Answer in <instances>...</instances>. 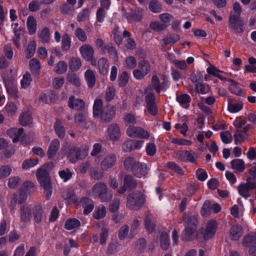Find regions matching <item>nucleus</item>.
I'll list each match as a JSON object with an SVG mask.
<instances>
[{
  "label": "nucleus",
  "instance_id": "f3484780",
  "mask_svg": "<svg viewBox=\"0 0 256 256\" xmlns=\"http://www.w3.org/2000/svg\"><path fill=\"white\" fill-rule=\"evenodd\" d=\"M196 228L194 226H185V228L182 232L181 238L186 241L192 240L194 237Z\"/></svg>",
  "mask_w": 256,
  "mask_h": 256
},
{
  "label": "nucleus",
  "instance_id": "2f4dec72",
  "mask_svg": "<svg viewBox=\"0 0 256 256\" xmlns=\"http://www.w3.org/2000/svg\"><path fill=\"white\" fill-rule=\"evenodd\" d=\"M29 66L32 74L34 75L38 76L40 74V62L36 58H32L30 60Z\"/></svg>",
  "mask_w": 256,
  "mask_h": 256
},
{
  "label": "nucleus",
  "instance_id": "2eb2a0df",
  "mask_svg": "<svg viewBox=\"0 0 256 256\" xmlns=\"http://www.w3.org/2000/svg\"><path fill=\"white\" fill-rule=\"evenodd\" d=\"M107 132L110 138L112 140H118L120 136V130L116 124L112 123L110 124Z\"/></svg>",
  "mask_w": 256,
  "mask_h": 256
},
{
  "label": "nucleus",
  "instance_id": "dca6fc26",
  "mask_svg": "<svg viewBox=\"0 0 256 256\" xmlns=\"http://www.w3.org/2000/svg\"><path fill=\"white\" fill-rule=\"evenodd\" d=\"M152 87L160 94L161 90H166L168 86V82L164 80L160 83L159 78L156 76H153L152 78Z\"/></svg>",
  "mask_w": 256,
  "mask_h": 256
},
{
  "label": "nucleus",
  "instance_id": "6e6552de",
  "mask_svg": "<svg viewBox=\"0 0 256 256\" xmlns=\"http://www.w3.org/2000/svg\"><path fill=\"white\" fill-rule=\"evenodd\" d=\"M115 115L116 108L114 106L108 105L104 108V110L98 118H100L102 122H108L114 118Z\"/></svg>",
  "mask_w": 256,
  "mask_h": 256
},
{
  "label": "nucleus",
  "instance_id": "37998d69",
  "mask_svg": "<svg viewBox=\"0 0 256 256\" xmlns=\"http://www.w3.org/2000/svg\"><path fill=\"white\" fill-rule=\"evenodd\" d=\"M98 64L100 74H104L107 72L108 63L106 58H102L99 59L98 62Z\"/></svg>",
  "mask_w": 256,
  "mask_h": 256
},
{
  "label": "nucleus",
  "instance_id": "4be33fe9",
  "mask_svg": "<svg viewBox=\"0 0 256 256\" xmlns=\"http://www.w3.org/2000/svg\"><path fill=\"white\" fill-rule=\"evenodd\" d=\"M26 26L29 34L33 35L36 32L37 30V22L34 16H29L28 18Z\"/></svg>",
  "mask_w": 256,
  "mask_h": 256
},
{
  "label": "nucleus",
  "instance_id": "5701e85b",
  "mask_svg": "<svg viewBox=\"0 0 256 256\" xmlns=\"http://www.w3.org/2000/svg\"><path fill=\"white\" fill-rule=\"evenodd\" d=\"M128 190H132L136 187L137 182L135 178L130 174L126 175L124 178V184Z\"/></svg>",
  "mask_w": 256,
  "mask_h": 256
},
{
  "label": "nucleus",
  "instance_id": "a211bd4d",
  "mask_svg": "<svg viewBox=\"0 0 256 256\" xmlns=\"http://www.w3.org/2000/svg\"><path fill=\"white\" fill-rule=\"evenodd\" d=\"M68 156L70 160L72 162H75L82 158L81 151L76 146H73L69 148Z\"/></svg>",
  "mask_w": 256,
  "mask_h": 256
},
{
  "label": "nucleus",
  "instance_id": "ea45409f",
  "mask_svg": "<svg viewBox=\"0 0 256 256\" xmlns=\"http://www.w3.org/2000/svg\"><path fill=\"white\" fill-rule=\"evenodd\" d=\"M230 164L232 168L242 172L245 170L244 162L241 159H235L231 161Z\"/></svg>",
  "mask_w": 256,
  "mask_h": 256
},
{
  "label": "nucleus",
  "instance_id": "bf43d9fd",
  "mask_svg": "<svg viewBox=\"0 0 256 256\" xmlns=\"http://www.w3.org/2000/svg\"><path fill=\"white\" fill-rule=\"evenodd\" d=\"M106 214V209L105 206L102 205L100 206L95 212L93 214V216L96 220L103 218Z\"/></svg>",
  "mask_w": 256,
  "mask_h": 256
},
{
  "label": "nucleus",
  "instance_id": "774afa93",
  "mask_svg": "<svg viewBox=\"0 0 256 256\" xmlns=\"http://www.w3.org/2000/svg\"><path fill=\"white\" fill-rule=\"evenodd\" d=\"M60 176L64 180V182H66L70 180L72 175V173L68 168L59 171L58 172Z\"/></svg>",
  "mask_w": 256,
  "mask_h": 256
},
{
  "label": "nucleus",
  "instance_id": "1a4fd4ad",
  "mask_svg": "<svg viewBox=\"0 0 256 256\" xmlns=\"http://www.w3.org/2000/svg\"><path fill=\"white\" fill-rule=\"evenodd\" d=\"M228 25L235 34H241L244 32V24L242 18H228Z\"/></svg>",
  "mask_w": 256,
  "mask_h": 256
},
{
  "label": "nucleus",
  "instance_id": "6ab92c4d",
  "mask_svg": "<svg viewBox=\"0 0 256 256\" xmlns=\"http://www.w3.org/2000/svg\"><path fill=\"white\" fill-rule=\"evenodd\" d=\"M38 36L42 44H48L50 42V30L48 27H44L40 30Z\"/></svg>",
  "mask_w": 256,
  "mask_h": 256
},
{
  "label": "nucleus",
  "instance_id": "864d4df0",
  "mask_svg": "<svg viewBox=\"0 0 256 256\" xmlns=\"http://www.w3.org/2000/svg\"><path fill=\"white\" fill-rule=\"evenodd\" d=\"M184 220L186 222L185 226H194L195 228H197L198 220L196 216H186L184 218Z\"/></svg>",
  "mask_w": 256,
  "mask_h": 256
},
{
  "label": "nucleus",
  "instance_id": "49530a36",
  "mask_svg": "<svg viewBox=\"0 0 256 256\" xmlns=\"http://www.w3.org/2000/svg\"><path fill=\"white\" fill-rule=\"evenodd\" d=\"M180 36L179 35L175 34H170V36H167L162 40L165 45H174L176 42L179 40Z\"/></svg>",
  "mask_w": 256,
  "mask_h": 256
},
{
  "label": "nucleus",
  "instance_id": "412c9836",
  "mask_svg": "<svg viewBox=\"0 0 256 256\" xmlns=\"http://www.w3.org/2000/svg\"><path fill=\"white\" fill-rule=\"evenodd\" d=\"M243 230L242 227L240 225L232 226L230 229V234L231 239L236 240L242 235Z\"/></svg>",
  "mask_w": 256,
  "mask_h": 256
},
{
  "label": "nucleus",
  "instance_id": "c85d7f7f",
  "mask_svg": "<svg viewBox=\"0 0 256 256\" xmlns=\"http://www.w3.org/2000/svg\"><path fill=\"white\" fill-rule=\"evenodd\" d=\"M84 77L88 86L93 88L96 84V76L94 72L91 70H88L84 74Z\"/></svg>",
  "mask_w": 256,
  "mask_h": 256
},
{
  "label": "nucleus",
  "instance_id": "39448f33",
  "mask_svg": "<svg viewBox=\"0 0 256 256\" xmlns=\"http://www.w3.org/2000/svg\"><path fill=\"white\" fill-rule=\"evenodd\" d=\"M176 156L182 162L196 164L198 154L192 150H179L176 153Z\"/></svg>",
  "mask_w": 256,
  "mask_h": 256
},
{
  "label": "nucleus",
  "instance_id": "8fccbe9b",
  "mask_svg": "<svg viewBox=\"0 0 256 256\" xmlns=\"http://www.w3.org/2000/svg\"><path fill=\"white\" fill-rule=\"evenodd\" d=\"M234 136V143L236 144L238 142L244 140L248 136L246 133L242 130H237Z\"/></svg>",
  "mask_w": 256,
  "mask_h": 256
},
{
  "label": "nucleus",
  "instance_id": "4d7b16f0",
  "mask_svg": "<svg viewBox=\"0 0 256 256\" xmlns=\"http://www.w3.org/2000/svg\"><path fill=\"white\" fill-rule=\"evenodd\" d=\"M90 12L89 9H84L77 16L76 20L78 22H82L88 19Z\"/></svg>",
  "mask_w": 256,
  "mask_h": 256
},
{
  "label": "nucleus",
  "instance_id": "3c124183",
  "mask_svg": "<svg viewBox=\"0 0 256 256\" xmlns=\"http://www.w3.org/2000/svg\"><path fill=\"white\" fill-rule=\"evenodd\" d=\"M138 68L148 74L150 72V64L144 60H142L138 63Z\"/></svg>",
  "mask_w": 256,
  "mask_h": 256
},
{
  "label": "nucleus",
  "instance_id": "b1692460",
  "mask_svg": "<svg viewBox=\"0 0 256 256\" xmlns=\"http://www.w3.org/2000/svg\"><path fill=\"white\" fill-rule=\"evenodd\" d=\"M80 202L84 208V213L86 214H90L94 209V205L92 201L87 198H82Z\"/></svg>",
  "mask_w": 256,
  "mask_h": 256
},
{
  "label": "nucleus",
  "instance_id": "f8f14e48",
  "mask_svg": "<svg viewBox=\"0 0 256 256\" xmlns=\"http://www.w3.org/2000/svg\"><path fill=\"white\" fill-rule=\"evenodd\" d=\"M32 218L31 208L28 205H24L20 208V220L23 224H28Z\"/></svg>",
  "mask_w": 256,
  "mask_h": 256
},
{
  "label": "nucleus",
  "instance_id": "7c9ffc66",
  "mask_svg": "<svg viewBox=\"0 0 256 256\" xmlns=\"http://www.w3.org/2000/svg\"><path fill=\"white\" fill-rule=\"evenodd\" d=\"M145 93L146 94L145 100L146 104L156 103V97L153 92V88L151 86H148L146 88Z\"/></svg>",
  "mask_w": 256,
  "mask_h": 256
},
{
  "label": "nucleus",
  "instance_id": "680f3d73",
  "mask_svg": "<svg viewBox=\"0 0 256 256\" xmlns=\"http://www.w3.org/2000/svg\"><path fill=\"white\" fill-rule=\"evenodd\" d=\"M20 182V178L18 176L11 177L9 178L8 185L10 188L17 187Z\"/></svg>",
  "mask_w": 256,
  "mask_h": 256
},
{
  "label": "nucleus",
  "instance_id": "f03ea898",
  "mask_svg": "<svg viewBox=\"0 0 256 256\" xmlns=\"http://www.w3.org/2000/svg\"><path fill=\"white\" fill-rule=\"evenodd\" d=\"M36 175L40 184L44 190V193L47 199H49L52 195V188L48 172L46 170L40 168L38 170Z\"/></svg>",
  "mask_w": 256,
  "mask_h": 256
},
{
  "label": "nucleus",
  "instance_id": "09e8293b",
  "mask_svg": "<svg viewBox=\"0 0 256 256\" xmlns=\"http://www.w3.org/2000/svg\"><path fill=\"white\" fill-rule=\"evenodd\" d=\"M228 108L231 112H237L242 109V102H230L228 103Z\"/></svg>",
  "mask_w": 256,
  "mask_h": 256
},
{
  "label": "nucleus",
  "instance_id": "c9c22d12",
  "mask_svg": "<svg viewBox=\"0 0 256 256\" xmlns=\"http://www.w3.org/2000/svg\"><path fill=\"white\" fill-rule=\"evenodd\" d=\"M81 60L80 58L72 57L70 59L68 66L70 68L72 71H76L79 70L81 67Z\"/></svg>",
  "mask_w": 256,
  "mask_h": 256
},
{
  "label": "nucleus",
  "instance_id": "9b49d317",
  "mask_svg": "<svg viewBox=\"0 0 256 256\" xmlns=\"http://www.w3.org/2000/svg\"><path fill=\"white\" fill-rule=\"evenodd\" d=\"M68 106L76 110H82L84 108L85 103L83 100L76 98L74 96H71L68 102Z\"/></svg>",
  "mask_w": 256,
  "mask_h": 256
},
{
  "label": "nucleus",
  "instance_id": "a18cd8bd",
  "mask_svg": "<svg viewBox=\"0 0 256 256\" xmlns=\"http://www.w3.org/2000/svg\"><path fill=\"white\" fill-rule=\"evenodd\" d=\"M160 244L162 248L166 250L170 245L168 235L166 232H162L160 236Z\"/></svg>",
  "mask_w": 256,
  "mask_h": 256
},
{
  "label": "nucleus",
  "instance_id": "e2e57ef3",
  "mask_svg": "<svg viewBox=\"0 0 256 256\" xmlns=\"http://www.w3.org/2000/svg\"><path fill=\"white\" fill-rule=\"evenodd\" d=\"M166 166L168 168L172 170L180 176H182L184 174V172L182 168L174 162H168L167 163Z\"/></svg>",
  "mask_w": 256,
  "mask_h": 256
},
{
  "label": "nucleus",
  "instance_id": "7ed1b4c3",
  "mask_svg": "<svg viewBox=\"0 0 256 256\" xmlns=\"http://www.w3.org/2000/svg\"><path fill=\"white\" fill-rule=\"evenodd\" d=\"M145 196L141 192L130 194L126 198V206L130 210H138L145 202Z\"/></svg>",
  "mask_w": 256,
  "mask_h": 256
},
{
  "label": "nucleus",
  "instance_id": "a19ab883",
  "mask_svg": "<svg viewBox=\"0 0 256 256\" xmlns=\"http://www.w3.org/2000/svg\"><path fill=\"white\" fill-rule=\"evenodd\" d=\"M148 8L151 12L154 13H159L162 10V5L158 0H150Z\"/></svg>",
  "mask_w": 256,
  "mask_h": 256
},
{
  "label": "nucleus",
  "instance_id": "a878e982",
  "mask_svg": "<svg viewBox=\"0 0 256 256\" xmlns=\"http://www.w3.org/2000/svg\"><path fill=\"white\" fill-rule=\"evenodd\" d=\"M93 116L98 118L104 110L102 101L101 99H96L93 105Z\"/></svg>",
  "mask_w": 256,
  "mask_h": 256
},
{
  "label": "nucleus",
  "instance_id": "72a5a7b5",
  "mask_svg": "<svg viewBox=\"0 0 256 256\" xmlns=\"http://www.w3.org/2000/svg\"><path fill=\"white\" fill-rule=\"evenodd\" d=\"M55 132L60 138H63L65 136V129L61 121L56 119L54 125Z\"/></svg>",
  "mask_w": 256,
  "mask_h": 256
},
{
  "label": "nucleus",
  "instance_id": "f704fd0d",
  "mask_svg": "<svg viewBox=\"0 0 256 256\" xmlns=\"http://www.w3.org/2000/svg\"><path fill=\"white\" fill-rule=\"evenodd\" d=\"M20 123L22 126L29 125L32 122V118L29 112H24L22 114L19 118Z\"/></svg>",
  "mask_w": 256,
  "mask_h": 256
},
{
  "label": "nucleus",
  "instance_id": "79ce46f5",
  "mask_svg": "<svg viewBox=\"0 0 256 256\" xmlns=\"http://www.w3.org/2000/svg\"><path fill=\"white\" fill-rule=\"evenodd\" d=\"M80 224L79 220L76 218H68L65 222V228L68 230H71L76 228Z\"/></svg>",
  "mask_w": 256,
  "mask_h": 256
},
{
  "label": "nucleus",
  "instance_id": "de8ad7c7",
  "mask_svg": "<svg viewBox=\"0 0 256 256\" xmlns=\"http://www.w3.org/2000/svg\"><path fill=\"white\" fill-rule=\"evenodd\" d=\"M210 87L205 84H196L195 86V90L196 93L204 94L210 91Z\"/></svg>",
  "mask_w": 256,
  "mask_h": 256
},
{
  "label": "nucleus",
  "instance_id": "0eeeda50",
  "mask_svg": "<svg viewBox=\"0 0 256 256\" xmlns=\"http://www.w3.org/2000/svg\"><path fill=\"white\" fill-rule=\"evenodd\" d=\"M116 156L113 153L106 155L102 160L100 166L102 172H106L114 167L116 164Z\"/></svg>",
  "mask_w": 256,
  "mask_h": 256
},
{
  "label": "nucleus",
  "instance_id": "aec40b11",
  "mask_svg": "<svg viewBox=\"0 0 256 256\" xmlns=\"http://www.w3.org/2000/svg\"><path fill=\"white\" fill-rule=\"evenodd\" d=\"M60 148V142L58 139L53 140L48 148L47 156L49 159L54 157Z\"/></svg>",
  "mask_w": 256,
  "mask_h": 256
},
{
  "label": "nucleus",
  "instance_id": "ddd939ff",
  "mask_svg": "<svg viewBox=\"0 0 256 256\" xmlns=\"http://www.w3.org/2000/svg\"><path fill=\"white\" fill-rule=\"evenodd\" d=\"M8 134L12 138L14 142L24 140L25 137L24 128H12L8 130Z\"/></svg>",
  "mask_w": 256,
  "mask_h": 256
},
{
  "label": "nucleus",
  "instance_id": "bb28decb",
  "mask_svg": "<svg viewBox=\"0 0 256 256\" xmlns=\"http://www.w3.org/2000/svg\"><path fill=\"white\" fill-rule=\"evenodd\" d=\"M34 219L36 222L40 223L43 216V209L40 204L34 206L32 211Z\"/></svg>",
  "mask_w": 256,
  "mask_h": 256
},
{
  "label": "nucleus",
  "instance_id": "6e6d98bb",
  "mask_svg": "<svg viewBox=\"0 0 256 256\" xmlns=\"http://www.w3.org/2000/svg\"><path fill=\"white\" fill-rule=\"evenodd\" d=\"M211 204L209 200L206 201L201 209V214L204 217H206L210 214Z\"/></svg>",
  "mask_w": 256,
  "mask_h": 256
},
{
  "label": "nucleus",
  "instance_id": "69168bd1",
  "mask_svg": "<svg viewBox=\"0 0 256 256\" xmlns=\"http://www.w3.org/2000/svg\"><path fill=\"white\" fill-rule=\"evenodd\" d=\"M8 93L14 98L18 97V90L13 84H6Z\"/></svg>",
  "mask_w": 256,
  "mask_h": 256
},
{
  "label": "nucleus",
  "instance_id": "423d86ee",
  "mask_svg": "<svg viewBox=\"0 0 256 256\" xmlns=\"http://www.w3.org/2000/svg\"><path fill=\"white\" fill-rule=\"evenodd\" d=\"M127 135L130 138H138L147 139L150 134L141 127L129 126L126 130Z\"/></svg>",
  "mask_w": 256,
  "mask_h": 256
},
{
  "label": "nucleus",
  "instance_id": "58836bf2",
  "mask_svg": "<svg viewBox=\"0 0 256 256\" xmlns=\"http://www.w3.org/2000/svg\"><path fill=\"white\" fill-rule=\"evenodd\" d=\"M228 81L231 83L229 86V90L232 93L238 96H240L242 94V90L238 86L236 82L231 79H229Z\"/></svg>",
  "mask_w": 256,
  "mask_h": 256
},
{
  "label": "nucleus",
  "instance_id": "20e7f679",
  "mask_svg": "<svg viewBox=\"0 0 256 256\" xmlns=\"http://www.w3.org/2000/svg\"><path fill=\"white\" fill-rule=\"evenodd\" d=\"M92 192L98 195L102 202H109L112 198V191H108V186L102 182H97L92 187Z\"/></svg>",
  "mask_w": 256,
  "mask_h": 256
},
{
  "label": "nucleus",
  "instance_id": "e433bc0d",
  "mask_svg": "<svg viewBox=\"0 0 256 256\" xmlns=\"http://www.w3.org/2000/svg\"><path fill=\"white\" fill-rule=\"evenodd\" d=\"M145 228L149 232H152L155 228V224L152 220V216L148 214L144 219Z\"/></svg>",
  "mask_w": 256,
  "mask_h": 256
},
{
  "label": "nucleus",
  "instance_id": "603ef678",
  "mask_svg": "<svg viewBox=\"0 0 256 256\" xmlns=\"http://www.w3.org/2000/svg\"><path fill=\"white\" fill-rule=\"evenodd\" d=\"M74 35L78 40L82 42H85L87 40L86 32L80 28H78L74 31Z\"/></svg>",
  "mask_w": 256,
  "mask_h": 256
},
{
  "label": "nucleus",
  "instance_id": "338daca9",
  "mask_svg": "<svg viewBox=\"0 0 256 256\" xmlns=\"http://www.w3.org/2000/svg\"><path fill=\"white\" fill-rule=\"evenodd\" d=\"M5 110L8 116H14L17 110V107L13 102L8 103L5 106Z\"/></svg>",
  "mask_w": 256,
  "mask_h": 256
},
{
  "label": "nucleus",
  "instance_id": "393cba45",
  "mask_svg": "<svg viewBox=\"0 0 256 256\" xmlns=\"http://www.w3.org/2000/svg\"><path fill=\"white\" fill-rule=\"evenodd\" d=\"M243 244L249 248L256 246V233H250L246 236L243 238Z\"/></svg>",
  "mask_w": 256,
  "mask_h": 256
},
{
  "label": "nucleus",
  "instance_id": "473e14b6",
  "mask_svg": "<svg viewBox=\"0 0 256 256\" xmlns=\"http://www.w3.org/2000/svg\"><path fill=\"white\" fill-rule=\"evenodd\" d=\"M62 50L63 52L68 51L71 46V39L70 35L67 34H64L62 36Z\"/></svg>",
  "mask_w": 256,
  "mask_h": 256
},
{
  "label": "nucleus",
  "instance_id": "0e129e2a",
  "mask_svg": "<svg viewBox=\"0 0 256 256\" xmlns=\"http://www.w3.org/2000/svg\"><path fill=\"white\" fill-rule=\"evenodd\" d=\"M12 172V168L8 165H5L0 168V179L8 176Z\"/></svg>",
  "mask_w": 256,
  "mask_h": 256
},
{
  "label": "nucleus",
  "instance_id": "4468645a",
  "mask_svg": "<svg viewBox=\"0 0 256 256\" xmlns=\"http://www.w3.org/2000/svg\"><path fill=\"white\" fill-rule=\"evenodd\" d=\"M80 52L82 58L86 61H90L94 57V50L89 44H84L80 48Z\"/></svg>",
  "mask_w": 256,
  "mask_h": 256
},
{
  "label": "nucleus",
  "instance_id": "c756f323",
  "mask_svg": "<svg viewBox=\"0 0 256 256\" xmlns=\"http://www.w3.org/2000/svg\"><path fill=\"white\" fill-rule=\"evenodd\" d=\"M242 12V7L238 2H236L232 5V10L230 12L228 18H242L240 17Z\"/></svg>",
  "mask_w": 256,
  "mask_h": 256
},
{
  "label": "nucleus",
  "instance_id": "052dcab7",
  "mask_svg": "<svg viewBox=\"0 0 256 256\" xmlns=\"http://www.w3.org/2000/svg\"><path fill=\"white\" fill-rule=\"evenodd\" d=\"M67 70V64L64 61H60L56 64L54 71L58 74H62Z\"/></svg>",
  "mask_w": 256,
  "mask_h": 256
},
{
  "label": "nucleus",
  "instance_id": "5fc2aeb1",
  "mask_svg": "<svg viewBox=\"0 0 256 256\" xmlns=\"http://www.w3.org/2000/svg\"><path fill=\"white\" fill-rule=\"evenodd\" d=\"M238 194L242 197L246 198L250 196V190H248L246 184H240L238 188Z\"/></svg>",
  "mask_w": 256,
  "mask_h": 256
},
{
  "label": "nucleus",
  "instance_id": "13d9d810",
  "mask_svg": "<svg viewBox=\"0 0 256 256\" xmlns=\"http://www.w3.org/2000/svg\"><path fill=\"white\" fill-rule=\"evenodd\" d=\"M129 230L130 228L128 224H124L120 227L118 232V238L120 240H124L127 236Z\"/></svg>",
  "mask_w": 256,
  "mask_h": 256
},
{
  "label": "nucleus",
  "instance_id": "c03bdc74",
  "mask_svg": "<svg viewBox=\"0 0 256 256\" xmlns=\"http://www.w3.org/2000/svg\"><path fill=\"white\" fill-rule=\"evenodd\" d=\"M36 43L35 41H30L28 44L27 48L25 52L26 56V58H30L34 56L36 51Z\"/></svg>",
  "mask_w": 256,
  "mask_h": 256
},
{
  "label": "nucleus",
  "instance_id": "9d476101",
  "mask_svg": "<svg viewBox=\"0 0 256 256\" xmlns=\"http://www.w3.org/2000/svg\"><path fill=\"white\" fill-rule=\"evenodd\" d=\"M218 226V223L214 220H211L208 222L206 229L204 234L205 240H208L214 236Z\"/></svg>",
  "mask_w": 256,
  "mask_h": 256
},
{
  "label": "nucleus",
  "instance_id": "f257e3e1",
  "mask_svg": "<svg viewBox=\"0 0 256 256\" xmlns=\"http://www.w3.org/2000/svg\"><path fill=\"white\" fill-rule=\"evenodd\" d=\"M124 168L138 177H144L148 173V168L145 164L137 162L131 156L126 158L124 161Z\"/></svg>",
  "mask_w": 256,
  "mask_h": 256
},
{
  "label": "nucleus",
  "instance_id": "cd10ccee",
  "mask_svg": "<svg viewBox=\"0 0 256 256\" xmlns=\"http://www.w3.org/2000/svg\"><path fill=\"white\" fill-rule=\"evenodd\" d=\"M176 100L184 108H186L189 106L191 101V98L190 96L186 94L178 96Z\"/></svg>",
  "mask_w": 256,
  "mask_h": 256
},
{
  "label": "nucleus",
  "instance_id": "4c0bfd02",
  "mask_svg": "<svg viewBox=\"0 0 256 256\" xmlns=\"http://www.w3.org/2000/svg\"><path fill=\"white\" fill-rule=\"evenodd\" d=\"M66 80L76 87H80L81 85L80 78L76 73L68 72L66 76Z\"/></svg>",
  "mask_w": 256,
  "mask_h": 256
}]
</instances>
